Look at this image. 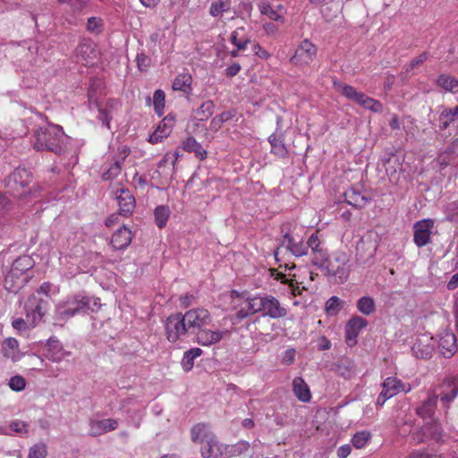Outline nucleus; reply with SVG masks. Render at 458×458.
Returning a JSON list of instances; mask_svg holds the SVG:
<instances>
[{
	"instance_id": "nucleus-6",
	"label": "nucleus",
	"mask_w": 458,
	"mask_h": 458,
	"mask_svg": "<svg viewBox=\"0 0 458 458\" xmlns=\"http://www.w3.org/2000/svg\"><path fill=\"white\" fill-rule=\"evenodd\" d=\"M318 54V47L310 39H303L296 47L294 55L290 58V63L297 67L310 65Z\"/></svg>"
},
{
	"instance_id": "nucleus-31",
	"label": "nucleus",
	"mask_w": 458,
	"mask_h": 458,
	"mask_svg": "<svg viewBox=\"0 0 458 458\" xmlns=\"http://www.w3.org/2000/svg\"><path fill=\"white\" fill-rule=\"evenodd\" d=\"M293 391L301 402L308 403L310 401V387L301 377H296L293 380Z\"/></svg>"
},
{
	"instance_id": "nucleus-47",
	"label": "nucleus",
	"mask_w": 458,
	"mask_h": 458,
	"mask_svg": "<svg viewBox=\"0 0 458 458\" xmlns=\"http://www.w3.org/2000/svg\"><path fill=\"white\" fill-rule=\"evenodd\" d=\"M165 94L162 89L155 90L153 94V106L155 113L161 117L164 114Z\"/></svg>"
},
{
	"instance_id": "nucleus-4",
	"label": "nucleus",
	"mask_w": 458,
	"mask_h": 458,
	"mask_svg": "<svg viewBox=\"0 0 458 458\" xmlns=\"http://www.w3.org/2000/svg\"><path fill=\"white\" fill-rule=\"evenodd\" d=\"M50 308V298L31 294L24 303V311L30 325L34 327L40 322Z\"/></svg>"
},
{
	"instance_id": "nucleus-29",
	"label": "nucleus",
	"mask_w": 458,
	"mask_h": 458,
	"mask_svg": "<svg viewBox=\"0 0 458 458\" xmlns=\"http://www.w3.org/2000/svg\"><path fill=\"white\" fill-rule=\"evenodd\" d=\"M221 445L219 444L216 437L211 435L204 444H201V455L203 458H217L221 454Z\"/></svg>"
},
{
	"instance_id": "nucleus-46",
	"label": "nucleus",
	"mask_w": 458,
	"mask_h": 458,
	"mask_svg": "<svg viewBox=\"0 0 458 458\" xmlns=\"http://www.w3.org/2000/svg\"><path fill=\"white\" fill-rule=\"evenodd\" d=\"M372 436L368 430H361L354 434L352 438V445L357 449H361L370 441Z\"/></svg>"
},
{
	"instance_id": "nucleus-62",
	"label": "nucleus",
	"mask_w": 458,
	"mask_h": 458,
	"mask_svg": "<svg viewBox=\"0 0 458 458\" xmlns=\"http://www.w3.org/2000/svg\"><path fill=\"white\" fill-rule=\"evenodd\" d=\"M252 50H253L254 54L260 59L267 60L271 56V55L268 53V51H267L264 47H262L258 43L253 45Z\"/></svg>"
},
{
	"instance_id": "nucleus-55",
	"label": "nucleus",
	"mask_w": 458,
	"mask_h": 458,
	"mask_svg": "<svg viewBox=\"0 0 458 458\" xmlns=\"http://www.w3.org/2000/svg\"><path fill=\"white\" fill-rule=\"evenodd\" d=\"M9 386L12 390L19 392L25 388V379L19 375L13 376L9 380Z\"/></svg>"
},
{
	"instance_id": "nucleus-25",
	"label": "nucleus",
	"mask_w": 458,
	"mask_h": 458,
	"mask_svg": "<svg viewBox=\"0 0 458 458\" xmlns=\"http://www.w3.org/2000/svg\"><path fill=\"white\" fill-rule=\"evenodd\" d=\"M132 239L131 230L125 225L117 229L112 235L111 245L116 250H123L128 248Z\"/></svg>"
},
{
	"instance_id": "nucleus-22",
	"label": "nucleus",
	"mask_w": 458,
	"mask_h": 458,
	"mask_svg": "<svg viewBox=\"0 0 458 458\" xmlns=\"http://www.w3.org/2000/svg\"><path fill=\"white\" fill-rule=\"evenodd\" d=\"M174 125V117L168 114L157 125L156 130L150 134L148 141L152 144L161 142L172 132Z\"/></svg>"
},
{
	"instance_id": "nucleus-38",
	"label": "nucleus",
	"mask_w": 458,
	"mask_h": 458,
	"mask_svg": "<svg viewBox=\"0 0 458 458\" xmlns=\"http://www.w3.org/2000/svg\"><path fill=\"white\" fill-rule=\"evenodd\" d=\"M192 78L189 73L179 74L173 81L172 88L174 90L190 93L191 91Z\"/></svg>"
},
{
	"instance_id": "nucleus-27",
	"label": "nucleus",
	"mask_w": 458,
	"mask_h": 458,
	"mask_svg": "<svg viewBox=\"0 0 458 458\" xmlns=\"http://www.w3.org/2000/svg\"><path fill=\"white\" fill-rule=\"evenodd\" d=\"M225 331L221 330H208L200 329L195 335L197 336V343L202 346H210L221 341L224 337Z\"/></svg>"
},
{
	"instance_id": "nucleus-39",
	"label": "nucleus",
	"mask_w": 458,
	"mask_h": 458,
	"mask_svg": "<svg viewBox=\"0 0 458 458\" xmlns=\"http://www.w3.org/2000/svg\"><path fill=\"white\" fill-rule=\"evenodd\" d=\"M213 433L206 424L199 423L191 428V440L194 443L204 444Z\"/></svg>"
},
{
	"instance_id": "nucleus-1",
	"label": "nucleus",
	"mask_w": 458,
	"mask_h": 458,
	"mask_svg": "<svg viewBox=\"0 0 458 458\" xmlns=\"http://www.w3.org/2000/svg\"><path fill=\"white\" fill-rule=\"evenodd\" d=\"M281 238L279 248L275 251L276 258L280 248H284L295 258L310 255L311 264L318 268L328 262L329 253L326 247L325 241L320 238L318 233H311L305 241L302 237L292 233V225L284 224L281 226Z\"/></svg>"
},
{
	"instance_id": "nucleus-41",
	"label": "nucleus",
	"mask_w": 458,
	"mask_h": 458,
	"mask_svg": "<svg viewBox=\"0 0 458 458\" xmlns=\"http://www.w3.org/2000/svg\"><path fill=\"white\" fill-rule=\"evenodd\" d=\"M344 198L349 205L355 208H362L367 203V199L353 188L344 192Z\"/></svg>"
},
{
	"instance_id": "nucleus-14",
	"label": "nucleus",
	"mask_w": 458,
	"mask_h": 458,
	"mask_svg": "<svg viewBox=\"0 0 458 458\" xmlns=\"http://www.w3.org/2000/svg\"><path fill=\"white\" fill-rule=\"evenodd\" d=\"M436 343L432 336L422 335L416 338L411 351L418 359H428L435 351Z\"/></svg>"
},
{
	"instance_id": "nucleus-21",
	"label": "nucleus",
	"mask_w": 458,
	"mask_h": 458,
	"mask_svg": "<svg viewBox=\"0 0 458 458\" xmlns=\"http://www.w3.org/2000/svg\"><path fill=\"white\" fill-rule=\"evenodd\" d=\"M230 296L233 300H238V303L233 305L235 312L231 318L234 324L241 323L243 319L247 318L250 315H253L252 312H250L249 310V306L246 303L242 293H240L236 290H233L230 293Z\"/></svg>"
},
{
	"instance_id": "nucleus-56",
	"label": "nucleus",
	"mask_w": 458,
	"mask_h": 458,
	"mask_svg": "<svg viewBox=\"0 0 458 458\" xmlns=\"http://www.w3.org/2000/svg\"><path fill=\"white\" fill-rule=\"evenodd\" d=\"M60 4H68L74 12L81 11L87 6L89 0H57Z\"/></svg>"
},
{
	"instance_id": "nucleus-3",
	"label": "nucleus",
	"mask_w": 458,
	"mask_h": 458,
	"mask_svg": "<svg viewBox=\"0 0 458 458\" xmlns=\"http://www.w3.org/2000/svg\"><path fill=\"white\" fill-rule=\"evenodd\" d=\"M31 182V173L22 167H17L5 180L9 192L18 199L25 198L30 193V184Z\"/></svg>"
},
{
	"instance_id": "nucleus-51",
	"label": "nucleus",
	"mask_w": 458,
	"mask_h": 458,
	"mask_svg": "<svg viewBox=\"0 0 458 458\" xmlns=\"http://www.w3.org/2000/svg\"><path fill=\"white\" fill-rule=\"evenodd\" d=\"M246 303L249 306V310L252 314H256L259 312L263 311V302H264V296H253V297H244Z\"/></svg>"
},
{
	"instance_id": "nucleus-64",
	"label": "nucleus",
	"mask_w": 458,
	"mask_h": 458,
	"mask_svg": "<svg viewBox=\"0 0 458 458\" xmlns=\"http://www.w3.org/2000/svg\"><path fill=\"white\" fill-rule=\"evenodd\" d=\"M242 67L238 63H233L225 69V72L227 77H233L239 73Z\"/></svg>"
},
{
	"instance_id": "nucleus-30",
	"label": "nucleus",
	"mask_w": 458,
	"mask_h": 458,
	"mask_svg": "<svg viewBox=\"0 0 458 458\" xmlns=\"http://www.w3.org/2000/svg\"><path fill=\"white\" fill-rule=\"evenodd\" d=\"M32 267L31 259L28 256L20 257L13 263L10 273L6 276L5 284H8L10 279L17 276L19 274L29 270Z\"/></svg>"
},
{
	"instance_id": "nucleus-37",
	"label": "nucleus",
	"mask_w": 458,
	"mask_h": 458,
	"mask_svg": "<svg viewBox=\"0 0 458 458\" xmlns=\"http://www.w3.org/2000/svg\"><path fill=\"white\" fill-rule=\"evenodd\" d=\"M258 7L261 14L267 16L272 21L284 23L285 17L278 10H275L269 3L262 1L258 4Z\"/></svg>"
},
{
	"instance_id": "nucleus-44",
	"label": "nucleus",
	"mask_w": 458,
	"mask_h": 458,
	"mask_svg": "<svg viewBox=\"0 0 458 458\" xmlns=\"http://www.w3.org/2000/svg\"><path fill=\"white\" fill-rule=\"evenodd\" d=\"M448 386L450 390L448 392H442L439 396L440 400L444 404L451 403L458 394V376H454L451 378Z\"/></svg>"
},
{
	"instance_id": "nucleus-10",
	"label": "nucleus",
	"mask_w": 458,
	"mask_h": 458,
	"mask_svg": "<svg viewBox=\"0 0 458 458\" xmlns=\"http://www.w3.org/2000/svg\"><path fill=\"white\" fill-rule=\"evenodd\" d=\"M333 85L342 93L343 96L352 101H354L365 109L369 110V106L371 104L375 105L374 98L367 96L363 92L357 91L356 89L351 85L344 84L336 80L333 81Z\"/></svg>"
},
{
	"instance_id": "nucleus-34",
	"label": "nucleus",
	"mask_w": 458,
	"mask_h": 458,
	"mask_svg": "<svg viewBox=\"0 0 458 458\" xmlns=\"http://www.w3.org/2000/svg\"><path fill=\"white\" fill-rule=\"evenodd\" d=\"M230 41L238 50H245L250 43V38L245 34V28L239 27L232 32Z\"/></svg>"
},
{
	"instance_id": "nucleus-50",
	"label": "nucleus",
	"mask_w": 458,
	"mask_h": 458,
	"mask_svg": "<svg viewBox=\"0 0 458 458\" xmlns=\"http://www.w3.org/2000/svg\"><path fill=\"white\" fill-rule=\"evenodd\" d=\"M230 9V2L229 0H218L217 2H213L211 4L209 13L213 17H217L224 13L229 11Z\"/></svg>"
},
{
	"instance_id": "nucleus-53",
	"label": "nucleus",
	"mask_w": 458,
	"mask_h": 458,
	"mask_svg": "<svg viewBox=\"0 0 458 458\" xmlns=\"http://www.w3.org/2000/svg\"><path fill=\"white\" fill-rule=\"evenodd\" d=\"M135 62L137 64L139 71L142 72H148L152 63L151 58L148 55H147L143 50L137 53Z\"/></svg>"
},
{
	"instance_id": "nucleus-19",
	"label": "nucleus",
	"mask_w": 458,
	"mask_h": 458,
	"mask_svg": "<svg viewBox=\"0 0 458 458\" xmlns=\"http://www.w3.org/2000/svg\"><path fill=\"white\" fill-rule=\"evenodd\" d=\"M141 408L143 405H139L138 402L133 397H128L121 401V410H123L131 420V424L139 428L142 420Z\"/></svg>"
},
{
	"instance_id": "nucleus-63",
	"label": "nucleus",
	"mask_w": 458,
	"mask_h": 458,
	"mask_svg": "<svg viewBox=\"0 0 458 458\" xmlns=\"http://www.w3.org/2000/svg\"><path fill=\"white\" fill-rule=\"evenodd\" d=\"M295 360V350L294 349H287L282 357V362L286 365H291Z\"/></svg>"
},
{
	"instance_id": "nucleus-43",
	"label": "nucleus",
	"mask_w": 458,
	"mask_h": 458,
	"mask_svg": "<svg viewBox=\"0 0 458 458\" xmlns=\"http://www.w3.org/2000/svg\"><path fill=\"white\" fill-rule=\"evenodd\" d=\"M171 211L168 206L160 205L154 210L155 223L158 228H163L166 225L167 220L170 217Z\"/></svg>"
},
{
	"instance_id": "nucleus-59",
	"label": "nucleus",
	"mask_w": 458,
	"mask_h": 458,
	"mask_svg": "<svg viewBox=\"0 0 458 458\" xmlns=\"http://www.w3.org/2000/svg\"><path fill=\"white\" fill-rule=\"evenodd\" d=\"M97 118L105 125L110 129L111 115L108 110L106 108H98V114Z\"/></svg>"
},
{
	"instance_id": "nucleus-8",
	"label": "nucleus",
	"mask_w": 458,
	"mask_h": 458,
	"mask_svg": "<svg viewBox=\"0 0 458 458\" xmlns=\"http://www.w3.org/2000/svg\"><path fill=\"white\" fill-rule=\"evenodd\" d=\"M182 316L191 335L196 334L211 322L209 311L203 308L189 310Z\"/></svg>"
},
{
	"instance_id": "nucleus-16",
	"label": "nucleus",
	"mask_w": 458,
	"mask_h": 458,
	"mask_svg": "<svg viewBox=\"0 0 458 458\" xmlns=\"http://www.w3.org/2000/svg\"><path fill=\"white\" fill-rule=\"evenodd\" d=\"M115 199L119 207V215L128 216L133 213L136 201L134 196L128 189H118L115 191Z\"/></svg>"
},
{
	"instance_id": "nucleus-18",
	"label": "nucleus",
	"mask_w": 458,
	"mask_h": 458,
	"mask_svg": "<svg viewBox=\"0 0 458 458\" xmlns=\"http://www.w3.org/2000/svg\"><path fill=\"white\" fill-rule=\"evenodd\" d=\"M368 326V321L362 317L352 316L346 323L344 333L345 341L348 345L356 344L360 333Z\"/></svg>"
},
{
	"instance_id": "nucleus-54",
	"label": "nucleus",
	"mask_w": 458,
	"mask_h": 458,
	"mask_svg": "<svg viewBox=\"0 0 458 458\" xmlns=\"http://www.w3.org/2000/svg\"><path fill=\"white\" fill-rule=\"evenodd\" d=\"M215 105L213 101L208 100L204 102L197 110V114L200 116V120L208 119L214 113Z\"/></svg>"
},
{
	"instance_id": "nucleus-9",
	"label": "nucleus",
	"mask_w": 458,
	"mask_h": 458,
	"mask_svg": "<svg viewBox=\"0 0 458 458\" xmlns=\"http://www.w3.org/2000/svg\"><path fill=\"white\" fill-rule=\"evenodd\" d=\"M435 222L431 218L417 221L413 225V242L419 248H422L431 242L432 229Z\"/></svg>"
},
{
	"instance_id": "nucleus-20",
	"label": "nucleus",
	"mask_w": 458,
	"mask_h": 458,
	"mask_svg": "<svg viewBox=\"0 0 458 458\" xmlns=\"http://www.w3.org/2000/svg\"><path fill=\"white\" fill-rule=\"evenodd\" d=\"M128 155V151L123 148V151L110 158V156L106 157L110 160V164L104 166L105 171L102 174V178L105 181H109L118 176L122 170V165Z\"/></svg>"
},
{
	"instance_id": "nucleus-32",
	"label": "nucleus",
	"mask_w": 458,
	"mask_h": 458,
	"mask_svg": "<svg viewBox=\"0 0 458 458\" xmlns=\"http://www.w3.org/2000/svg\"><path fill=\"white\" fill-rule=\"evenodd\" d=\"M183 150L194 153L196 157L204 160L207 157V151L203 148L202 145L196 140L195 138L190 136L182 142Z\"/></svg>"
},
{
	"instance_id": "nucleus-36",
	"label": "nucleus",
	"mask_w": 458,
	"mask_h": 458,
	"mask_svg": "<svg viewBox=\"0 0 458 458\" xmlns=\"http://www.w3.org/2000/svg\"><path fill=\"white\" fill-rule=\"evenodd\" d=\"M356 308L364 316H370L376 312L375 300L369 296H362L356 301Z\"/></svg>"
},
{
	"instance_id": "nucleus-26",
	"label": "nucleus",
	"mask_w": 458,
	"mask_h": 458,
	"mask_svg": "<svg viewBox=\"0 0 458 458\" xmlns=\"http://www.w3.org/2000/svg\"><path fill=\"white\" fill-rule=\"evenodd\" d=\"M420 434L422 437L420 439V441L432 440L436 443L444 442V433L442 427L437 421L425 424L420 428Z\"/></svg>"
},
{
	"instance_id": "nucleus-7",
	"label": "nucleus",
	"mask_w": 458,
	"mask_h": 458,
	"mask_svg": "<svg viewBox=\"0 0 458 458\" xmlns=\"http://www.w3.org/2000/svg\"><path fill=\"white\" fill-rule=\"evenodd\" d=\"M335 261L338 263L337 267H335L333 262L328 259L319 269L327 276L330 280H333L335 284H344L349 277V269L346 266V257L344 254H339L335 257Z\"/></svg>"
},
{
	"instance_id": "nucleus-45",
	"label": "nucleus",
	"mask_w": 458,
	"mask_h": 458,
	"mask_svg": "<svg viewBox=\"0 0 458 458\" xmlns=\"http://www.w3.org/2000/svg\"><path fill=\"white\" fill-rule=\"evenodd\" d=\"M344 301L337 296L330 297L325 305V311L328 316H336L344 308Z\"/></svg>"
},
{
	"instance_id": "nucleus-12",
	"label": "nucleus",
	"mask_w": 458,
	"mask_h": 458,
	"mask_svg": "<svg viewBox=\"0 0 458 458\" xmlns=\"http://www.w3.org/2000/svg\"><path fill=\"white\" fill-rule=\"evenodd\" d=\"M381 386L382 391L378 394L376 402L377 407H382L387 400L400 393L402 380L395 377H388L383 381Z\"/></svg>"
},
{
	"instance_id": "nucleus-35",
	"label": "nucleus",
	"mask_w": 458,
	"mask_h": 458,
	"mask_svg": "<svg viewBox=\"0 0 458 458\" xmlns=\"http://www.w3.org/2000/svg\"><path fill=\"white\" fill-rule=\"evenodd\" d=\"M203 351L199 347H193L186 351L183 353L181 360V366L185 372H189L192 369L194 360L202 354Z\"/></svg>"
},
{
	"instance_id": "nucleus-42",
	"label": "nucleus",
	"mask_w": 458,
	"mask_h": 458,
	"mask_svg": "<svg viewBox=\"0 0 458 458\" xmlns=\"http://www.w3.org/2000/svg\"><path fill=\"white\" fill-rule=\"evenodd\" d=\"M437 84L446 91L456 93L458 91V80L453 76L440 74L437 79Z\"/></svg>"
},
{
	"instance_id": "nucleus-60",
	"label": "nucleus",
	"mask_w": 458,
	"mask_h": 458,
	"mask_svg": "<svg viewBox=\"0 0 458 458\" xmlns=\"http://www.w3.org/2000/svg\"><path fill=\"white\" fill-rule=\"evenodd\" d=\"M13 327L18 331H26L29 327H32L26 318V320L19 318L12 322Z\"/></svg>"
},
{
	"instance_id": "nucleus-2",
	"label": "nucleus",
	"mask_w": 458,
	"mask_h": 458,
	"mask_svg": "<svg viewBox=\"0 0 458 458\" xmlns=\"http://www.w3.org/2000/svg\"><path fill=\"white\" fill-rule=\"evenodd\" d=\"M30 141L38 151L48 150L60 155L66 149L68 137L62 126L47 123L34 131Z\"/></svg>"
},
{
	"instance_id": "nucleus-13",
	"label": "nucleus",
	"mask_w": 458,
	"mask_h": 458,
	"mask_svg": "<svg viewBox=\"0 0 458 458\" xmlns=\"http://www.w3.org/2000/svg\"><path fill=\"white\" fill-rule=\"evenodd\" d=\"M75 54L86 65H93L98 60L97 45L89 38H84L80 42Z\"/></svg>"
},
{
	"instance_id": "nucleus-58",
	"label": "nucleus",
	"mask_w": 458,
	"mask_h": 458,
	"mask_svg": "<svg viewBox=\"0 0 458 458\" xmlns=\"http://www.w3.org/2000/svg\"><path fill=\"white\" fill-rule=\"evenodd\" d=\"M458 115V106L454 107V108H445L442 111V113L440 114V118L442 120H447L449 121L450 123H453L455 118L457 117Z\"/></svg>"
},
{
	"instance_id": "nucleus-24",
	"label": "nucleus",
	"mask_w": 458,
	"mask_h": 458,
	"mask_svg": "<svg viewBox=\"0 0 458 458\" xmlns=\"http://www.w3.org/2000/svg\"><path fill=\"white\" fill-rule=\"evenodd\" d=\"M118 427V420L114 419L91 420L89 422V435L93 437L101 436L113 431Z\"/></svg>"
},
{
	"instance_id": "nucleus-11",
	"label": "nucleus",
	"mask_w": 458,
	"mask_h": 458,
	"mask_svg": "<svg viewBox=\"0 0 458 458\" xmlns=\"http://www.w3.org/2000/svg\"><path fill=\"white\" fill-rule=\"evenodd\" d=\"M88 308H89V297L78 294L67 300L65 306L60 310V314L68 318L86 312Z\"/></svg>"
},
{
	"instance_id": "nucleus-57",
	"label": "nucleus",
	"mask_w": 458,
	"mask_h": 458,
	"mask_svg": "<svg viewBox=\"0 0 458 458\" xmlns=\"http://www.w3.org/2000/svg\"><path fill=\"white\" fill-rule=\"evenodd\" d=\"M9 428L17 434H26L28 432V424L19 420L11 421Z\"/></svg>"
},
{
	"instance_id": "nucleus-61",
	"label": "nucleus",
	"mask_w": 458,
	"mask_h": 458,
	"mask_svg": "<svg viewBox=\"0 0 458 458\" xmlns=\"http://www.w3.org/2000/svg\"><path fill=\"white\" fill-rule=\"evenodd\" d=\"M407 458H437V454H429L426 450H414L412 451Z\"/></svg>"
},
{
	"instance_id": "nucleus-28",
	"label": "nucleus",
	"mask_w": 458,
	"mask_h": 458,
	"mask_svg": "<svg viewBox=\"0 0 458 458\" xmlns=\"http://www.w3.org/2000/svg\"><path fill=\"white\" fill-rule=\"evenodd\" d=\"M268 142L271 145V152L278 157L284 158L288 155V149L284 143V135L283 132L273 133L268 137Z\"/></svg>"
},
{
	"instance_id": "nucleus-5",
	"label": "nucleus",
	"mask_w": 458,
	"mask_h": 458,
	"mask_svg": "<svg viewBox=\"0 0 458 458\" xmlns=\"http://www.w3.org/2000/svg\"><path fill=\"white\" fill-rule=\"evenodd\" d=\"M165 331L168 342L175 344L190 335L182 313L178 312L168 316L165 321Z\"/></svg>"
},
{
	"instance_id": "nucleus-52",
	"label": "nucleus",
	"mask_w": 458,
	"mask_h": 458,
	"mask_svg": "<svg viewBox=\"0 0 458 458\" xmlns=\"http://www.w3.org/2000/svg\"><path fill=\"white\" fill-rule=\"evenodd\" d=\"M47 447L44 443H37L30 447L28 458H47Z\"/></svg>"
},
{
	"instance_id": "nucleus-15",
	"label": "nucleus",
	"mask_w": 458,
	"mask_h": 458,
	"mask_svg": "<svg viewBox=\"0 0 458 458\" xmlns=\"http://www.w3.org/2000/svg\"><path fill=\"white\" fill-rule=\"evenodd\" d=\"M70 355L71 352L66 351L56 337L52 336L47 341L45 356L47 360L59 363Z\"/></svg>"
},
{
	"instance_id": "nucleus-33",
	"label": "nucleus",
	"mask_w": 458,
	"mask_h": 458,
	"mask_svg": "<svg viewBox=\"0 0 458 458\" xmlns=\"http://www.w3.org/2000/svg\"><path fill=\"white\" fill-rule=\"evenodd\" d=\"M437 396L436 394L429 395L423 403L417 408V414L423 419L431 418L437 408Z\"/></svg>"
},
{
	"instance_id": "nucleus-49",
	"label": "nucleus",
	"mask_w": 458,
	"mask_h": 458,
	"mask_svg": "<svg viewBox=\"0 0 458 458\" xmlns=\"http://www.w3.org/2000/svg\"><path fill=\"white\" fill-rule=\"evenodd\" d=\"M86 30L89 33L98 35L104 30V21L100 17H89L87 21Z\"/></svg>"
},
{
	"instance_id": "nucleus-48",
	"label": "nucleus",
	"mask_w": 458,
	"mask_h": 458,
	"mask_svg": "<svg viewBox=\"0 0 458 458\" xmlns=\"http://www.w3.org/2000/svg\"><path fill=\"white\" fill-rule=\"evenodd\" d=\"M429 57V53L424 51L420 53L418 56L412 58L409 64L404 66V73L409 76L412 74L413 69L420 66Z\"/></svg>"
},
{
	"instance_id": "nucleus-23",
	"label": "nucleus",
	"mask_w": 458,
	"mask_h": 458,
	"mask_svg": "<svg viewBox=\"0 0 458 458\" xmlns=\"http://www.w3.org/2000/svg\"><path fill=\"white\" fill-rule=\"evenodd\" d=\"M457 339L454 333L445 331L439 335L438 348L445 358L452 357L457 351Z\"/></svg>"
},
{
	"instance_id": "nucleus-40",
	"label": "nucleus",
	"mask_w": 458,
	"mask_h": 458,
	"mask_svg": "<svg viewBox=\"0 0 458 458\" xmlns=\"http://www.w3.org/2000/svg\"><path fill=\"white\" fill-rule=\"evenodd\" d=\"M18 347L19 343L15 338H7L3 343L2 353L4 357L16 360L19 358Z\"/></svg>"
},
{
	"instance_id": "nucleus-17",
	"label": "nucleus",
	"mask_w": 458,
	"mask_h": 458,
	"mask_svg": "<svg viewBox=\"0 0 458 458\" xmlns=\"http://www.w3.org/2000/svg\"><path fill=\"white\" fill-rule=\"evenodd\" d=\"M262 308V315L272 319L282 318L287 315V309L281 305L278 299L272 295L264 296Z\"/></svg>"
}]
</instances>
